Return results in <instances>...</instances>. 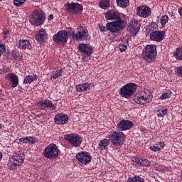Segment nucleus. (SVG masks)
<instances>
[{"mask_svg":"<svg viewBox=\"0 0 182 182\" xmlns=\"http://www.w3.org/2000/svg\"><path fill=\"white\" fill-rule=\"evenodd\" d=\"M12 56L13 58H14L15 59H19V56H18V53L13 51L12 52Z\"/></svg>","mask_w":182,"mask_h":182,"instance_id":"obj_43","label":"nucleus"},{"mask_svg":"<svg viewBox=\"0 0 182 182\" xmlns=\"http://www.w3.org/2000/svg\"><path fill=\"white\" fill-rule=\"evenodd\" d=\"M38 80V75H26L24 78L23 83L24 85H28V83H32L35 80Z\"/></svg>","mask_w":182,"mask_h":182,"instance_id":"obj_26","label":"nucleus"},{"mask_svg":"<svg viewBox=\"0 0 182 182\" xmlns=\"http://www.w3.org/2000/svg\"><path fill=\"white\" fill-rule=\"evenodd\" d=\"M30 22L35 26H41L45 22V13L42 11H34L30 16Z\"/></svg>","mask_w":182,"mask_h":182,"instance_id":"obj_5","label":"nucleus"},{"mask_svg":"<svg viewBox=\"0 0 182 182\" xmlns=\"http://www.w3.org/2000/svg\"><path fill=\"white\" fill-rule=\"evenodd\" d=\"M35 138H33V136H26L24 138H20L19 139V141H21V143H28V144H33L35 143Z\"/></svg>","mask_w":182,"mask_h":182,"instance_id":"obj_30","label":"nucleus"},{"mask_svg":"<svg viewBox=\"0 0 182 182\" xmlns=\"http://www.w3.org/2000/svg\"><path fill=\"white\" fill-rule=\"evenodd\" d=\"M105 16L108 21H115L109 22L106 25L107 30L112 32V33H117L126 28V23L120 18V14H119L117 11L113 9L109 10L105 14Z\"/></svg>","mask_w":182,"mask_h":182,"instance_id":"obj_1","label":"nucleus"},{"mask_svg":"<svg viewBox=\"0 0 182 182\" xmlns=\"http://www.w3.org/2000/svg\"><path fill=\"white\" fill-rule=\"evenodd\" d=\"M54 122L55 124H66L69 122V117L68 114L59 113L55 114Z\"/></svg>","mask_w":182,"mask_h":182,"instance_id":"obj_19","label":"nucleus"},{"mask_svg":"<svg viewBox=\"0 0 182 182\" xmlns=\"http://www.w3.org/2000/svg\"><path fill=\"white\" fill-rule=\"evenodd\" d=\"M25 160V156L22 154H15L11 158L9 159L8 162V167L9 170H15L16 167H19L23 161Z\"/></svg>","mask_w":182,"mask_h":182,"instance_id":"obj_4","label":"nucleus"},{"mask_svg":"<svg viewBox=\"0 0 182 182\" xmlns=\"http://www.w3.org/2000/svg\"><path fill=\"white\" fill-rule=\"evenodd\" d=\"M170 96H171V91L168 90L166 92L163 93L159 99H161V100H164V99H168Z\"/></svg>","mask_w":182,"mask_h":182,"instance_id":"obj_35","label":"nucleus"},{"mask_svg":"<svg viewBox=\"0 0 182 182\" xmlns=\"http://www.w3.org/2000/svg\"><path fill=\"white\" fill-rule=\"evenodd\" d=\"M2 128V124L0 123V129Z\"/></svg>","mask_w":182,"mask_h":182,"instance_id":"obj_50","label":"nucleus"},{"mask_svg":"<svg viewBox=\"0 0 182 182\" xmlns=\"http://www.w3.org/2000/svg\"><path fill=\"white\" fill-rule=\"evenodd\" d=\"M151 92L149 90H145L141 94H136L134 96V101L137 105H146L152 99Z\"/></svg>","mask_w":182,"mask_h":182,"instance_id":"obj_7","label":"nucleus"},{"mask_svg":"<svg viewBox=\"0 0 182 182\" xmlns=\"http://www.w3.org/2000/svg\"><path fill=\"white\" fill-rule=\"evenodd\" d=\"M65 9L70 14H73V15H79V14H82V11H83V6H82V4H79V3L68 2L65 4Z\"/></svg>","mask_w":182,"mask_h":182,"instance_id":"obj_10","label":"nucleus"},{"mask_svg":"<svg viewBox=\"0 0 182 182\" xmlns=\"http://www.w3.org/2000/svg\"><path fill=\"white\" fill-rule=\"evenodd\" d=\"M18 48L19 49H31V43L28 40H20Z\"/></svg>","mask_w":182,"mask_h":182,"instance_id":"obj_25","label":"nucleus"},{"mask_svg":"<svg viewBox=\"0 0 182 182\" xmlns=\"http://www.w3.org/2000/svg\"><path fill=\"white\" fill-rule=\"evenodd\" d=\"M178 11L179 15H181V16L182 17V8L178 9Z\"/></svg>","mask_w":182,"mask_h":182,"instance_id":"obj_47","label":"nucleus"},{"mask_svg":"<svg viewBox=\"0 0 182 182\" xmlns=\"http://www.w3.org/2000/svg\"><path fill=\"white\" fill-rule=\"evenodd\" d=\"M134 124L132 121L122 120L117 124V129L119 132H124V130H130L132 128Z\"/></svg>","mask_w":182,"mask_h":182,"instance_id":"obj_18","label":"nucleus"},{"mask_svg":"<svg viewBox=\"0 0 182 182\" xmlns=\"http://www.w3.org/2000/svg\"><path fill=\"white\" fill-rule=\"evenodd\" d=\"M146 33L149 35L150 33L151 41L154 42H161L164 39L166 31H154V28L149 26L146 30Z\"/></svg>","mask_w":182,"mask_h":182,"instance_id":"obj_6","label":"nucleus"},{"mask_svg":"<svg viewBox=\"0 0 182 182\" xmlns=\"http://www.w3.org/2000/svg\"><path fill=\"white\" fill-rule=\"evenodd\" d=\"M141 56L142 59L151 63L153 60H156V56H157V46L154 45H147L144 48Z\"/></svg>","mask_w":182,"mask_h":182,"instance_id":"obj_2","label":"nucleus"},{"mask_svg":"<svg viewBox=\"0 0 182 182\" xmlns=\"http://www.w3.org/2000/svg\"><path fill=\"white\" fill-rule=\"evenodd\" d=\"M8 33H9V31L6 30L4 31V38H6V36L8 35Z\"/></svg>","mask_w":182,"mask_h":182,"instance_id":"obj_45","label":"nucleus"},{"mask_svg":"<svg viewBox=\"0 0 182 182\" xmlns=\"http://www.w3.org/2000/svg\"><path fill=\"white\" fill-rule=\"evenodd\" d=\"M0 160H2V153H0Z\"/></svg>","mask_w":182,"mask_h":182,"instance_id":"obj_48","label":"nucleus"},{"mask_svg":"<svg viewBox=\"0 0 182 182\" xmlns=\"http://www.w3.org/2000/svg\"><path fill=\"white\" fill-rule=\"evenodd\" d=\"M64 139L68 140V143L74 147H80V144H82V137L77 134H67L65 135Z\"/></svg>","mask_w":182,"mask_h":182,"instance_id":"obj_11","label":"nucleus"},{"mask_svg":"<svg viewBox=\"0 0 182 182\" xmlns=\"http://www.w3.org/2000/svg\"><path fill=\"white\" fill-rule=\"evenodd\" d=\"M137 90V85L130 82L124 85L119 90V95L125 99H129L131 96H133Z\"/></svg>","mask_w":182,"mask_h":182,"instance_id":"obj_3","label":"nucleus"},{"mask_svg":"<svg viewBox=\"0 0 182 182\" xmlns=\"http://www.w3.org/2000/svg\"><path fill=\"white\" fill-rule=\"evenodd\" d=\"M71 35L77 41H87L89 31L86 28H80L76 34H75V31H72Z\"/></svg>","mask_w":182,"mask_h":182,"instance_id":"obj_13","label":"nucleus"},{"mask_svg":"<svg viewBox=\"0 0 182 182\" xmlns=\"http://www.w3.org/2000/svg\"><path fill=\"white\" fill-rule=\"evenodd\" d=\"M150 149L152 151H160V150H161V148H160V146H153L150 147Z\"/></svg>","mask_w":182,"mask_h":182,"instance_id":"obj_40","label":"nucleus"},{"mask_svg":"<svg viewBox=\"0 0 182 182\" xmlns=\"http://www.w3.org/2000/svg\"><path fill=\"white\" fill-rule=\"evenodd\" d=\"M90 83L85 82L76 85L75 89L77 92L82 93L83 92H87L90 89Z\"/></svg>","mask_w":182,"mask_h":182,"instance_id":"obj_24","label":"nucleus"},{"mask_svg":"<svg viewBox=\"0 0 182 182\" xmlns=\"http://www.w3.org/2000/svg\"><path fill=\"white\" fill-rule=\"evenodd\" d=\"M76 159L81 164H89L92 161V156L88 152L81 151L77 154Z\"/></svg>","mask_w":182,"mask_h":182,"instance_id":"obj_14","label":"nucleus"},{"mask_svg":"<svg viewBox=\"0 0 182 182\" xmlns=\"http://www.w3.org/2000/svg\"><path fill=\"white\" fill-rule=\"evenodd\" d=\"M8 79L11 80V87H16L19 84V79L18 78V75L14 73H9L7 76Z\"/></svg>","mask_w":182,"mask_h":182,"instance_id":"obj_23","label":"nucleus"},{"mask_svg":"<svg viewBox=\"0 0 182 182\" xmlns=\"http://www.w3.org/2000/svg\"><path fill=\"white\" fill-rule=\"evenodd\" d=\"M109 143H110V140L109 139H104L101 140L98 146L99 150H106V147L109 146Z\"/></svg>","mask_w":182,"mask_h":182,"instance_id":"obj_27","label":"nucleus"},{"mask_svg":"<svg viewBox=\"0 0 182 182\" xmlns=\"http://www.w3.org/2000/svg\"><path fill=\"white\" fill-rule=\"evenodd\" d=\"M87 60V59H85V60Z\"/></svg>","mask_w":182,"mask_h":182,"instance_id":"obj_51","label":"nucleus"},{"mask_svg":"<svg viewBox=\"0 0 182 182\" xmlns=\"http://www.w3.org/2000/svg\"><path fill=\"white\" fill-rule=\"evenodd\" d=\"M38 105H40V107L43 109V110H46V109H49L50 110H55V105H53L52 101L49 100L39 101Z\"/></svg>","mask_w":182,"mask_h":182,"instance_id":"obj_22","label":"nucleus"},{"mask_svg":"<svg viewBox=\"0 0 182 182\" xmlns=\"http://www.w3.org/2000/svg\"><path fill=\"white\" fill-rule=\"evenodd\" d=\"M134 165L136 167H140L141 166L142 167H149V166H150L151 163H150V161H149L146 159L136 157V158H135Z\"/></svg>","mask_w":182,"mask_h":182,"instance_id":"obj_21","label":"nucleus"},{"mask_svg":"<svg viewBox=\"0 0 182 182\" xmlns=\"http://www.w3.org/2000/svg\"><path fill=\"white\" fill-rule=\"evenodd\" d=\"M35 39L39 43H45L46 39H48V33L45 29H41L35 36Z\"/></svg>","mask_w":182,"mask_h":182,"instance_id":"obj_20","label":"nucleus"},{"mask_svg":"<svg viewBox=\"0 0 182 182\" xmlns=\"http://www.w3.org/2000/svg\"><path fill=\"white\" fill-rule=\"evenodd\" d=\"M167 114V109H163L158 113V117H163Z\"/></svg>","mask_w":182,"mask_h":182,"instance_id":"obj_38","label":"nucleus"},{"mask_svg":"<svg viewBox=\"0 0 182 182\" xmlns=\"http://www.w3.org/2000/svg\"><path fill=\"white\" fill-rule=\"evenodd\" d=\"M59 156V149L55 144L48 145L44 150V157L49 160H55Z\"/></svg>","mask_w":182,"mask_h":182,"instance_id":"obj_8","label":"nucleus"},{"mask_svg":"<svg viewBox=\"0 0 182 182\" xmlns=\"http://www.w3.org/2000/svg\"><path fill=\"white\" fill-rule=\"evenodd\" d=\"M26 2V0H14V4L15 6H22Z\"/></svg>","mask_w":182,"mask_h":182,"instance_id":"obj_36","label":"nucleus"},{"mask_svg":"<svg viewBox=\"0 0 182 182\" xmlns=\"http://www.w3.org/2000/svg\"><path fill=\"white\" fill-rule=\"evenodd\" d=\"M100 8L102 9H109L110 6V1L109 0H101L99 3Z\"/></svg>","mask_w":182,"mask_h":182,"instance_id":"obj_29","label":"nucleus"},{"mask_svg":"<svg viewBox=\"0 0 182 182\" xmlns=\"http://www.w3.org/2000/svg\"><path fill=\"white\" fill-rule=\"evenodd\" d=\"M171 17H172L173 18H176V16H174V15L173 16V15H172Z\"/></svg>","mask_w":182,"mask_h":182,"instance_id":"obj_49","label":"nucleus"},{"mask_svg":"<svg viewBox=\"0 0 182 182\" xmlns=\"http://www.w3.org/2000/svg\"><path fill=\"white\" fill-rule=\"evenodd\" d=\"M109 139L112 144H114L115 146H122L123 143H124L126 136L123 132L113 131L109 135Z\"/></svg>","mask_w":182,"mask_h":182,"instance_id":"obj_9","label":"nucleus"},{"mask_svg":"<svg viewBox=\"0 0 182 182\" xmlns=\"http://www.w3.org/2000/svg\"><path fill=\"white\" fill-rule=\"evenodd\" d=\"M1 1H2V0H0V2H1Z\"/></svg>","mask_w":182,"mask_h":182,"instance_id":"obj_52","label":"nucleus"},{"mask_svg":"<svg viewBox=\"0 0 182 182\" xmlns=\"http://www.w3.org/2000/svg\"><path fill=\"white\" fill-rule=\"evenodd\" d=\"M62 73H63L62 70H57L55 73H53L50 80H56L58 77H60V76H62Z\"/></svg>","mask_w":182,"mask_h":182,"instance_id":"obj_32","label":"nucleus"},{"mask_svg":"<svg viewBox=\"0 0 182 182\" xmlns=\"http://www.w3.org/2000/svg\"><path fill=\"white\" fill-rule=\"evenodd\" d=\"M178 75L182 77V65L178 68Z\"/></svg>","mask_w":182,"mask_h":182,"instance_id":"obj_42","label":"nucleus"},{"mask_svg":"<svg viewBox=\"0 0 182 182\" xmlns=\"http://www.w3.org/2000/svg\"><path fill=\"white\" fill-rule=\"evenodd\" d=\"M117 5L119 6V8H127L129 5H130V1L129 0H116Z\"/></svg>","mask_w":182,"mask_h":182,"instance_id":"obj_28","label":"nucleus"},{"mask_svg":"<svg viewBox=\"0 0 182 182\" xmlns=\"http://www.w3.org/2000/svg\"><path fill=\"white\" fill-rule=\"evenodd\" d=\"M68 39H69V35L66 31H60L53 36V41L56 43H66Z\"/></svg>","mask_w":182,"mask_h":182,"instance_id":"obj_12","label":"nucleus"},{"mask_svg":"<svg viewBox=\"0 0 182 182\" xmlns=\"http://www.w3.org/2000/svg\"><path fill=\"white\" fill-rule=\"evenodd\" d=\"M127 29L128 31H130L132 33H134V35H137V33L140 31V23H139V20L132 19L130 21Z\"/></svg>","mask_w":182,"mask_h":182,"instance_id":"obj_17","label":"nucleus"},{"mask_svg":"<svg viewBox=\"0 0 182 182\" xmlns=\"http://www.w3.org/2000/svg\"><path fill=\"white\" fill-rule=\"evenodd\" d=\"M127 46H129V42H122L119 45V50L120 52H126L127 49Z\"/></svg>","mask_w":182,"mask_h":182,"instance_id":"obj_34","label":"nucleus"},{"mask_svg":"<svg viewBox=\"0 0 182 182\" xmlns=\"http://www.w3.org/2000/svg\"><path fill=\"white\" fill-rule=\"evenodd\" d=\"M78 49L80 52L83 53L84 56L90 58L93 51L92 50V46L89 44L80 43L78 45Z\"/></svg>","mask_w":182,"mask_h":182,"instance_id":"obj_16","label":"nucleus"},{"mask_svg":"<svg viewBox=\"0 0 182 182\" xmlns=\"http://www.w3.org/2000/svg\"><path fill=\"white\" fill-rule=\"evenodd\" d=\"M173 56L177 60H182V48H177Z\"/></svg>","mask_w":182,"mask_h":182,"instance_id":"obj_31","label":"nucleus"},{"mask_svg":"<svg viewBox=\"0 0 182 182\" xmlns=\"http://www.w3.org/2000/svg\"><path fill=\"white\" fill-rule=\"evenodd\" d=\"M4 53H5V46L2 45L0 41V56H2V54H4Z\"/></svg>","mask_w":182,"mask_h":182,"instance_id":"obj_39","label":"nucleus"},{"mask_svg":"<svg viewBox=\"0 0 182 182\" xmlns=\"http://www.w3.org/2000/svg\"><path fill=\"white\" fill-rule=\"evenodd\" d=\"M136 14L141 18H149L151 15V9L147 6L137 7Z\"/></svg>","mask_w":182,"mask_h":182,"instance_id":"obj_15","label":"nucleus"},{"mask_svg":"<svg viewBox=\"0 0 182 182\" xmlns=\"http://www.w3.org/2000/svg\"><path fill=\"white\" fill-rule=\"evenodd\" d=\"M168 22V16L167 15L163 16L161 18V23L163 26Z\"/></svg>","mask_w":182,"mask_h":182,"instance_id":"obj_37","label":"nucleus"},{"mask_svg":"<svg viewBox=\"0 0 182 182\" xmlns=\"http://www.w3.org/2000/svg\"><path fill=\"white\" fill-rule=\"evenodd\" d=\"M52 19H53V14H50V15L48 16V21H52Z\"/></svg>","mask_w":182,"mask_h":182,"instance_id":"obj_46","label":"nucleus"},{"mask_svg":"<svg viewBox=\"0 0 182 182\" xmlns=\"http://www.w3.org/2000/svg\"><path fill=\"white\" fill-rule=\"evenodd\" d=\"M158 146L159 147V149H163V147H164V142H159L158 144Z\"/></svg>","mask_w":182,"mask_h":182,"instance_id":"obj_44","label":"nucleus"},{"mask_svg":"<svg viewBox=\"0 0 182 182\" xmlns=\"http://www.w3.org/2000/svg\"><path fill=\"white\" fill-rule=\"evenodd\" d=\"M100 31L101 32H106V27L103 26L102 24L99 25Z\"/></svg>","mask_w":182,"mask_h":182,"instance_id":"obj_41","label":"nucleus"},{"mask_svg":"<svg viewBox=\"0 0 182 182\" xmlns=\"http://www.w3.org/2000/svg\"><path fill=\"white\" fill-rule=\"evenodd\" d=\"M128 182H144V179L140 176H134L129 178Z\"/></svg>","mask_w":182,"mask_h":182,"instance_id":"obj_33","label":"nucleus"}]
</instances>
